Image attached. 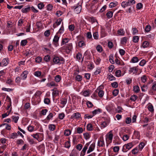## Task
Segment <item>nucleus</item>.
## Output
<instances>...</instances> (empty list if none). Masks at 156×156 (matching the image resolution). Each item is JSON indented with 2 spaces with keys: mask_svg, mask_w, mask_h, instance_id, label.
<instances>
[{
  "mask_svg": "<svg viewBox=\"0 0 156 156\" xmlns=\"http://www.w3.org/2000/svg\"><path fill=\"white\" fill-rule=\"evenodd\" d=\"M145 145V144L143 142L140 143L139 145H138V147L140 150H141L142 149L144 148V146Z\"/></svg>",
  "mask_w": 156,
  "mask_h": 156,
  "instance_id": "44",
  "label": "nucleus"
},
{
  "mask_svg": "<svg viewBox=\"0 0 156 156\" xmlns=\"http://www.w3.org/2000/svg\"><path fill=\"white\" fill-rule=\"evenodd\" d=\"M139 40V37L138 36H135L133 37V41L135 43H137Z\"/></svg>",
  "mask_w": 156,
  "mask_h": 156,
  "instance_id": "28",
  "label": "nucleus"
},
{
  "mask_svg": "<svg viewBox=\"0 0 156 156\" xmlns=\"http://www.w3.org/2000/svg\"><path fill=\"white\" fill-rule=\"evenodd\" d=\"M66 48L67 49H68L70 51H71L73 48V45L71 43L68 44L66 46Z\"/></svg>",
  "mask_w": 156,
  "mask_h": 156,
  "instance_id": "21",
  "label": "nucleus"
},
{
  "mask_svg": "<svg viewBox=\"0 0 156 156\" xmlns=\"http://www.w3.org/2000/svg\"><path fill=\"white\" fill-rule=\"evenodd\" d=\"M87 129L89 131H91L92 130L93 126L90 124H88L87 126Z\"/></svg>",
  "mask_w": 156,
  "mask_h": 156,
  "instance_id": "60",
  "label": "nucleus"
},
{
  "mask_svg": "<svg viewBox=\"0 0 156 156\" xmlns=\"http://www.w3.org/2000/svg\"><path fill=\"white\" fill-rule=\"evenodd\" d=\"M48 87H55L56 86V83L54 81H52L49 83H48L47 84Z\"/></svg>",
  "mask_w": 156,
  "mask_h": 156,
  "instance_id": "45",
  "label": "nucleus"
},
{
  "mask_svg": "<svg viewBox=\"0 0 156 156\" xmlns=\"http://www.w3.org/2000/svg\"><path fill=\"white\" fill-rule=\"evenodd\" d=\"M95 143H93L92 144H91L90 146L89 147V149L87 151V153H89L91 151H93L95 148Z\"/></svg>",
  "mask_w": 156,
  "mask_h": 156,
  "instance_id": "7",
  "label": "nucleus"
},
{
  "mask_svg": "<svg viewBox=\"0 0 156 156\" xmlns=\"http://www.w3.org/2000/svg\"><path fill=\"white\" fill-rule=\"evenodd\" d=\"M111 85L113 87L116 88L118 86V84L116 82H114L111 83Z\"/></svg>",
  "mask_w": 156,
  "mask_h": 156,
  "instance_id": "46",
  "label": "nucleus"
},
{
  "mask_svg": "<svg viewBox=\"0 0 156 156\" xmlns=\"http://www.w3.org/2000/svg\"><path fill=\"white\" fill-rule=\"evenodd\" d=\"M70 147V144L69 141H67L65 143V147L66 148H69Z\"/></svg>",
  "mask_w": 156,
  "mask_h": 156,
  "instance_id": "32",
  "label": "nucleus"
},
{
  "mask_svg": "<svg viewBox=\"0 0 156 156\" xmlns=\"http://www.w3.org/2000/svg\"><path fill=\"white\" fill-rule=\"evenodd\" d=\"M125 32L122 29H120L118 31V33L120 35H124Z\"/></svg>",
  "mask_w": 156,
  "mask_h": 156,
  "instance_id": "26",
  "label": "nucleus"
},
{
  "mask_svg": "<svg viewBox=\"0 0 156 156\" xmlns=\"http://www.w3.org/2000/svg\"><path fill=\"white\" fill-rule=\"evenodd\" d=\"M133 90L134 92L138 93L140 90V88L138 86H135L133 87Z\"/></svg>",
  "mask_w": 156,
  "mask_h": 156,
  "instance_id": "25",
  "label": "nucleus"
},
{
  "mask_svg": "<svg viewBox=\"0 0 156 156\" xmlns=\"http://www.w3.org/2000/svg\"><path fill=\"white\" fill-rule=\"evenodd\" d=\"M149 45V43L147 41H145L143 42L142 44V47L144 48H147Z\"/></svg>",
  "mask_w": 156,
  "mask_h": 156,
  "instance_id": "39",
  "label": "nucleus"
},
{
  "mask_svg": "<svg viewBox=\"0 0 156 156\" xmlns=\"http://www.w3.org/2000/svg\"><path fill=\"white\" fill-rule=\"evenodd\" d=\"M90 94V90H86L83 92V95L85 97L88 96Z\"/></svg>",
  "mask_w": 156,
  "mask_h": 156,
  "instance_id": "18",
  "label": "nucleus"
},
{
  "mask_svg": "<svg viewBox=\"0 0 156 156\" xmlns=\"http://www.w3.org/2000/svg\"><path fill=\"white\" fill-rule=\"evenodd\" d=\"M98 145L99 147H104L105 146L104 141L103 138H100L98 142Z\"/></svg>",
  "mask_w": 156,
  "mask_h": 156,
  "instance_id": "4",
  "label": "nucleus"
},
{
  "mask_svg": "<svg viewBox=\"0 0 156 156\" xmlns=\"http://www.w3.org/2000/svg\"><path fill=\"white\" fill-rule=\"evenodd\" d=\"M115 62L118 65L124 66L125 65L124 62L122 61H120L118 58H116L115 60Z\"/></svg>",
  "mask_w": 156,
  "mask_h": 156,
  "instance_id": "14",
  "label": "nucleus"
},
{
  "mask_svg": "<svg viewBox=\"0 0 156 156\" xmlns=\"http://www.w3.org/2000/svg\"><path fill=\"white\" fill-rule=\"evenodd\" d=\"M147 76L145 75H143L141 78V80L143 83H145L147 81Z\"/></svg>",
  "mask_w": 156,
  "mask_h": 156,
  "instance_id": "22",
  "label": "nucleus"
},
{
  "mask_svg": "<svg viewBox=\"0 0 156 156\" xmlns=\"http://www.w3.org/2000/svg\"><path fill=\"white\" fill-rule=\"evenodd\" d=\"M69 39L67 38H66L63 39L61 43V45H62L64 44H65L66 43H68L69 41Z\"/></svg>",
  "mask_w": 156,
  "mask_h": 156,
  "instance_id": "20",
  "label": "nucleus"
},
{
  "mask_svg": "<svg viewBox=\"0 0 156 156\" xmlns=\"http://www.w3.org/2000/svg\"><path fill=\"white\" fill-rule=\"evenodd\" d=\"M132 153L134 154H137L138 152V150L137 149V147H136L135 148L133 149L131 151Z\"/></svg>",
  "mask_w": 156,
  "mask_h": 156,
  "instance_id": "54",
  "label": "nucleus"
},
{
  "mask_svg": "<svg viewBox=\"0 0 156 156\" xmlns=\"http://www.w3.org/2000/svg\"><path fill=\"white\" fill-rule=\"evenodd\" d=\"M39 133H37L35 134H33L32 135V136L34 138L36 139L37 140H38V139L39 138Z\"/></svg>",
  "mask_w": 156,
  "mask_h": 156,
  "instance_id": "47",
  "label": "nucleus"
},
{
  "mask_svg": "<svg viewBox=\"0 0 156 156\" xmlns=\"http://www.w3.org/2000/svg\"><path fill=\"white\" fill-rule=\"evenodd\" d=\"M146 63V61L144 59L142 60L139 63V65L141 66H144Z\"/></svg>",
  "mask_w": 156,
  "mask_h": 156,
  "instance_id": "63",
  "label": "nucleus"
},
{
  "mask_svg": "<svg viewBox=\"0 0 156 156\" xmlns=\"http://www.w3.org/2000/svg\"><path fill=\"white\" fill-rule=\"evenodd\" d=\"M121 6L122 7L124 8L127 6H130V4L129 1H128L127 2L125 1L122 2L121 3Z\"/></svg>",
  "mask_w": 156,
  "mask_h": 156,
  "instance_id": "12",
  "label": "nucleus"
},
{
  "mask_svg": "<svg viewBox=\"0 0 156 156\" xmlns=\"http://www.w3.org/2000/svg\"><path fill=\"white\" fill-rule=\"evenodd\" d=\"M37 6L39 9H42L44 8V5L43 3L41 2L38 4Z\"/></svg>",
  "mask_w": 156,
  "mask_h": 156,
  "instance_id": "55",
  "label": "nucleus"
},
{
  "mask_svg": "<svg viewBox=\"0 0 156 156\" xmlns=\"http://www.w3.org/2000/svg\"><path fill=\"white\" fill-rule=\"evenodd\" d=\"M27 43V41L26 40H24L21 41L20 44L22 46H25L26 44Z\"/></svg>",
  "mask_w": 156,
  "mask_h": 156,
  "instance_id": "61",
  "label": "nucleus"
},
{
  "mask_svg": "<svg viewBox=\"0 0 156 156\" xmlns=\"http://www.w3.org/2000/svg\"><path fill=\"white\" fill-rule=\"evenodd\" d=\"M133 146L132 143V142L129 143L124 145L122 150L124 152H126L130 149Z\"/></svg>",
  "mask_w": 156,
  "mask_h": 156,
  "instance_id": "1",
  "label": "nucleus"
},
{
  "mask_svg": "<svg viewBox=\"0 0 156 156\" xmlns=\"http://www.w3.org/2000/svg\"><path fill=\"white\" fill-rule=\"evenodd\" d=\"M151 27L150 25H147L145 28V32H149L151 30Z\"/></svg>",
  "mask_w": 156,
  "mask_h": 156,
  "instance_id": "48",
  "label": "nucleus"
},
{
  "mask_svg": "<svg viewBox=\"0 0 156 156\" xmlns=\"http://www.w3.org/2000/svg\"><path fill=\"white\" fill-rule=\"evenodd\" d=\"M76 59L79 60H80L82 58V54L80 52H78L76 56Z\"/></svg>",
  "mask_w": 156,
  "mask_h": 156,
  "instance_id": "41",
  "label": "nucleus"
},
{
  "mask_svg": "<svg viewBox=\"0 0 156 156\" xmlns=\"http://www.w3.org/2000/svg\"><path fill=\"white\" fill-rule=\"evenodd\" d=\"M59 38V37H58V35H56L54 38V39L53 40V44L55 45L56 47H57L58 45V40Z\"/></svg>",
  "mask_w": 156,
  "mask_h": 156,
  "instance_id": "5",
  "label": "nucleus"
},
{
  "mask_svg": "<svg viewBox=\"0 0 156 156\" xmlns=\"http://www.w3.org/2000/svg\"><path fill=\"white\" fill-rule=\"evenodd\" d=\"M8 61H9L8 58L3 59L1 62L2 66H7L9 63Z\"/></svg>",
  "mask_w": 156,
  "mask_h": 156,
  "instance_id": "6",
  "label": "nucleus"
},
{
  "mask_svg": "<svg viewBox=\"0 0 156 156\" xmlns=\"http://www.w3.org/2000/svg\"><path fill=\"white\" fill-rule=\"evenodd\" d=\"M126 123L127 124H129L131 122V118H126L125 120Z\"/></svg>",
  "mask_w": 156,
  "mask_h": 156,
  "instance_id": "58",
  "label": "nucleus"
},
{
  "mask_svg": "<svg viewBox=\"0 0 156 156\" xmlns=\"http://www.w3.org/2000/svg\"><path fill=\"white\" fill-rule=\"evenodd\" d=\"M62 20L60 18H59V19L57 20L56 21L55 23L58 26L59 25L62 21Z\"/></svg>",
  "mask_w": 156,
  "mask_h": 156,
  "instance_id": "64",
  "label": "nucleus"
},
{
  "mask_svg": "<svg viewBox=\"0 0 156 156\" xmlns=\"http://www.w3.org/2000/svg\"><path fill=\"white\" fill-rule=\"evenodd\" d=\"M109 80L110 81H112L113 80H115V77L114 76L112 75L111 74V75H109L108 76Z\"/></svg>",
  "mask_w": 156,
  "mask_h": 156,
  "instance_id": "62",
  "label": "nucleus"
},
{
  "mask_svg": "<svg viewBox=\"0 0 156 156\" xmlns=\"http://www.w3.org/2000/svg\"><path fill=\"white\" fill-rule=\"evenodd\" d=\"M109 60L110 62L112 64H113L114 63L113 60V57L112 55H110L109 56Z\"/></svg>",
  "mask_w": 156,
  "mask_h": 156,
  "instance_id": "43",
  "label": "nucleus"
},
{
  "mask_svg": "<svg viewBox=\"0 0 156 156\" xmlns=\"http://www.w3.org/2000/svg\"><path fill=\"white\" fill-rule=\"evenodd\" d=\"M93 36L94 39L97 40L98 38V32H95L94 33Z\"/></svg>",
  "mask_w": 156,
  "mask_h": 156,
  "instance_id": "50",
  "label": "nucleus"
},
{
  "mask_svg": "<svg viewBox=\"0 0 156 156\" xmlns=\"http://www.w3.org/2000/svg\"><path fill=\"white\" fill-rule=\"evenodd\" d=\"M118 5V2H111L109 5V7L112 8Z\"/></svg>",
  "mask_w": 156,
  "mask_h": 156,
  "instance_id": "23",
  "label": "nucleus"
},
{
  "mask_svg": "<svg viewBox=\"0 0 156 156\" xmlns=\"http://www.w3.org/2000/svg\"><path fill=\"white\" fill-rule=\"evenodd\" d=\"M137 98L138 97L136 95H133L130 97V100L132 101H134L136 100Z\"/></svg>",
  "mask_w": 156,
  "mask_h": 156,
  "instance_id": "35",
  "label": "nucleus"
},
{
  "mask_svg": "<svg viewBox=\"0 0 156 156\" xmlns=\"http://www.w3.org/2000/svg\"><path fill=\"white\" fill-rule=\"evenodd\" d=\"M24 141L22 139H18L17 140L16 143L17 145H23L24 144Z\"/></svg>",
  "mask_w": 156,
  "mask_h": 156,
  "instance_id": "30",
  "label": "nucleus"
},
{
  "mask_svg": "<svg viewBox=\"0 0 156 156\" xmlns=\"http://www.w3.org/2000/svg\"><path fill=\"white\" fill-rule=\"evenodd\" d=\"M138 69L136 67L130 68L129 70V71L130 73L133 72L134 73H136Z\"/></svg>",
  "mask_w": 156,
  "mask_h": 156,
  "instance_id": "15",
  "label": "nucleus"
},
{
  "mask_svg": "<svg viewBox=\"0 0 156 156\" xmlns=\"http://www.w3.org/2000/svg\"><path fill=\"white\" fill-rule=\"evenodd\" d=\"M71 133V131L69 129L66 130L64 132V134L65 136H68Z\"/></svg>",
  "mask_w": 156,
  "mask_h": 156,
  "instance_id": "33",
  "label": "nucleus"
},
{
  "mask_svg": "<svg viewBox=\"0 0 156 156\" xmlns=\"http://www.w3.org/2000/svg\"><path fill=\"white\" fill-rule=\"evenodd\" d=\"M61 79V77L59 75H56L55 78V80L56 82H59Z\"/></svg>",
  "mask_w": 156,
  "mask_h": 156,
  "instance_id": "19",
  "label": "nucleus"
},
{
  "mask_svg": "<svg viewBox=\"0 0 156 156\" xmlns=\"http://www.w3.org/2000/svg\"><path fill=\"white\" fill-rule=\"evenodd\" d=\"M82 76L80 75H77L76 77V80L78 81H80L82 80Z\"/></svg>",
  "mask_w": 156,
  "mask_h": 156,
  "instance_id": "40",
  "label": "nucleus"
},
{
  "mask_svg": "<svg viewBox=\"0 0 156 156\" xmlns=\"http://www.w3.org/2000/svg\"><path fill=\"white\" fill-rule=\"evenodd\" d=\"M101 111V109L98 108V109L95 110L92 112V114H93V115H88L87 114H85L84 116L85 117H92L95 115L100 113Z\"/></svg>",
  "mask_w": 156,
  "mask_h": 156,
  "instance_id": "2",
  "label": "nucleus"
},
{
  "mask_svg": "<svg viewBox=\"0 0 156 156\" xmlns=\"http://www.w3.org/2000/svg\"><path fill=\"white\" fill-rule=\"evenodd\" d=\"M108 118V119H107L108 121H104L101 123V127L103 128L105 127L109 123L110 121L109 120V118Z\"/></svg>",
  "mask_w": 156,
  "mask_h": 156,
  "instance_id": "13",
  "label": "nucleus"
},
{
  "mask_svg": "<svg viewBox=\"0 0 156 156\" xmlns=\"http://www.w3.org/2000/svg\"><path fill=\"white\" fill-rule=\"evenodd\" d=\"M67 100L64 99H62L61 100V104L63 105V107L64 106L67 102Z\"/></svg>",
  "mask_w": 156,
  "mask_h": 156,
  "instance_id": "36",
  "label": "nucleus"
},
{
  "mask_svg": "<svg viewBox=\"0 0 156 156\" xmlns=\"http://www.w3.org/2000/svg\"><path fill=\"white\" fill-rule=\"evenodd\" d=\"M60 61V58L58 57H55L53 59V62L55 64H58Z\"/></svg>",
  "mask_w": 156,
  "mask_h": 156,
  "instance_id": "16",
  "label": "nucleus"
},
{
  "mask_svg": "<svg viewBox=\"0 0 156 156\" xmlns=\"http://www.w3.org/2000/svg\"><path fill=\"white\" fill-rule=\"evenodd\" d=\"M79 152L75 149H73L70 154L69 156H78Z\"/></svg>",
  "mask_w": 156,
  "mask_h": 156,
  "instance_id": "8",
  "label": "nucleus"
},
{
  "mask_svg": "<svg viewBox=\"0 0 156 156\" xmlns=\"http://www.w3.org/2000/svg\"><path fill=\"white\" fill-rule=\"evenodd\" d=\"M119 90L118 89H115L113 91L112 93L113 95L115 96H116L119 93Z\"/></svg>",
  "mask_w": 156,
  "mask_h": 156,
  "instance_id": "52",
  "label": "nucleus"
},
{
  "mask_svg": "<svg viewBox=\"0 0 156 156\" xmlns=\"http://www.w3.org/2000/svg\"><path fill=\"white\" fill-rule=\"evenodd\" d=\"M113 12L112 11H108V12L106 14V16L107 17L110 19L112 18L113 16Z\"/></svg>",
  "mask_w": 156,
  "mask_h": 156,
  "instance_id": "17",
  "label": "nucleus"
},
{
  "mask_svg": "<svg viewBox=\"0 0 156 156\" xmlns=\"http://www.w3.org/2000/svg\"><path fill=\"white\" fill-rule=\"evenodd\" d=\"M96 49L98 51L101 52L102 51V47L100 45H98L96 47Z\"/></svg>",
  "mask_w": 156,
  "mask_h": 156,
  "instance_id": "59",
  "label": "nucleus"
},
{
  "mask_svg": "<svg viewBox=\"0 0 156 156\" xmlns=\"http://www.w3.org/2000/svg\"><path fill=\"white\" fill-rule=\"evenodd\" d=\"M55 125L53 124L50 125L49 126V129L51 131H53L55 129Z\"/></svg>",
  "mask_w": 156,
  "mask_h": 156,
  "instance_id": "37",
  "label": "nucleus"
},
{
  "mask_svg": "<svg viewBox=\"0 0 156 156\" xmlns=\"http://www.w3.org/2000/svg\"><path fill=\"white\" fill-rule=\"evenodd\" d=\"M50 102V100L48 98H46L44 99V103L48 105Z\"/></svg>",
  "mask_w": 156,
  "mask_h": 156,
  "instance_id": "57",
  "label": "nucleus"
},
{
  "mask_svg": "<svg viewBox=\"0 0 156 156\" xmlns=\"http://www.w3.org/2000/svg\"><path fill=\"white\" fill-rule=\"evenodd\" d=\"M77 13H79L80 12L81 10L82 6L81 5H79V3L76 6H74L73 7Z\"/></svg>",
  "mask_w": 156,
  "mask_h": 156,
  "instance_id": "3",
  "label": "nucleus"
},
{
  "mask_svg": "<svg viewBox=\"0 0 156 156\" xmlns=\"http://www.w3.org/2000/svg\"><path fill=\"white\" fill-rule=\"evenodd\" d=\"M143 7V5L141 3H139L137 4L136 8L137 9H141Z\"/></svg>",
  "mask_w": 156,
  "mask_h": 156,
  "instance_id": "53",
  "label": "nucleus"
},
{
  "mask_svg": "<svg viewBox=\"0 0 156 156\" xmlns=\"http://www.w3.org/2000/svg\"><path fill=\"white\" fill-rule=\"evenodd\" d=\"M85 44L83 41H80L78 43V46L80 47H82L83 46H85Z\"/></svg>",
  "mask_w": 156,
  "mask_h": 156,
  "instance_id": "29",
  "label": "nucleus"
},
{
  "mask_svg": "<svg viewBox=\"0 0 156 156\" xmlns=\"http://www.w3.org/2000/svg\"><path fill=\"white\" fill-rule=\"evenodd\" d=\"M1 134L3 135L5 137H7L8 136L7 134L6 131L5 129H3L1 131Z\"/></svg>",
  "mask_w": 156,
  "mask_h": 156,
  "instance_id": "34",
  "label": "nucleus"
},
{
  "mask_svg": "<svg viewBox=\"0 0 156 156\" xmlns=\"http://www.w3.org/2000/svg\"><path fill=\"white\" fill-rule=\"evenodd\" d=\"M44 59L45 62H48L50 59V57L49 55H47L46 56H45L44 57Z\"/></svg>",
  "mask_w": 156,
  "mask_h": 156,
  "instance_id": "49",
  "label": "nucleus"
},
{
  "mask_svg": "<svg viewBox=\"0 0 156 156\" xmlns=\"http://www.w3.org/2000/svg\"><path fill=\"white\" fill-rule=\"evenodd\" d=\"M148 110L151 112H154V109L153 106L152 105H149L148 107Z\"/></svg>",
  "mask_w": 156,
  "mask_h": 156,
  "instance_id": "51",
  "label": "nucleus"
},
{
  "mask_svg": "<svg viewBox=\"0 0 156 156\" xmlns=\"http://www.w3.org/2000/svg\"><path fill=\"white\" fill-rule=\"evenodd\" d=\"M41 71H37L35 72L34 73V75L35 76H37V77H39L40 76H41V77H43V75H41Z\"/></svg>",
  "mask_w": 156,
  "mask_h": 156,
  "instance_id": "31",
  "label": "nucleus"
},
{
  "mask_svg": "<svg viewBox=\"0 0 156 156\" xmlns=\"http://www.w3.org/2000/svg\"><path fill=\"white\" fill-rule=\"evenodd\" d=\"M83 136L84 138L86 140L89 139L90 137V135L88 133H84Z\"/></svg>",
  "mask_w": 156,
  "mask_h": 156,
  "instance_id": "56",
  "label": "nucleus"
},
{
  "mask_svg": "<svg viewBox=\"0 0 156 156\" xmlns=\"http://www.w3.org/2000/svg\"><path fill=\"white\" fill-rule=\"evenodd\" d=\"M139 61V59L136 56L133 57L132 58L131 62L133 63H136L137 62Z\"/></svg>",
  "mask_w": 156,
  "mask_h": 156,
  "instance_id": "24",
  "label": "nucleus"
},
{
  "mask_svg": "<svg viewBox=\"0 0 156 156\" xmlns=\"http://www.w3.org/2000/svg\"><path fill=\"white\" fill-rule=\"evenodd\" d=\"M39 150L44 154V146L43 145H41L39 146Z\"/></svg>",
  "mask_w": 156,
  "mask_h": 156,
  "instance_id": "27",
  "label": "nucleus"
},
{
  "mask_svg": "<svg viewBox=\"0 0 156 156\" xmlns=\"http://www.w3.org/2000/svg\"><path fill=\"white\" fill-rule=\"evenodd\" d=\"M26 8H23L22 10V12L23 13H26L29 12L30 9L31 7L30 5H27L26 6Z\"/></svg>",
  "mask_w": 156,
  "mask_h": 156,
  "instance_id": "10",
  "label": "nucleus"
},
{
  "mask_svg": "<svg viewBox=\"0 0 156 156\" xmlns=\"http://www.w3.org/2000/svg\"><path fill=\"white\" fill-rule=\"evenodd\" d=\"M28 74V72L27 71L25 70L21 75V79L24 80L26 79L27 77V76Z\"/></svg>",
  "mask_w": 156,
  "mask_h": 156,
  "instance_id": "9",
  "label": "nucleus"
},
{
  "mask_svg": "<svg viewBox=\"0 0 156 156\" xmlns=\"http://www.w3.org/2000/svg\"><path fill=\"white\" fill-rule=\"evenodd\" d=\"M115 75L117 77H119L121 76V71L120 70H117L115 73Z\"/></svg>",
  "mask_w": 156,
  "mask_h": 156,
  "instance_id": "42",
  "label": "nucleus"
},
{
  "mask_svg": "<svg viewBox=\"0 0 156 156\" xmlns=\"http://www.w3.org/2000/svg\"><path fill=\"white\" fill-rule=\"evenodd\" d=\"M18 136L16 133H12L10 135L8 136V137L10 139H14Z\"/></svg>",
  "mask_w": 156,
  "mask_h": 156,
  "instance_id": "11",
  "label": "nucleus"
},
{
  "mask_svg": "<svg viewBox=\"0 0 156 156\" xmlns=\"http://www.w3.org/2000/svg\"><path fill=\"white\" fill-rule=\"evenodd\" d=\"M48 112V110L47 109H44L42 110L41 112V115H46V113Z\"/></svg>",
  "mask_w": 156,
  "mask_h": 156,
  "instance_id": "38",
  "label": "nucleus"
}]
</instances>
